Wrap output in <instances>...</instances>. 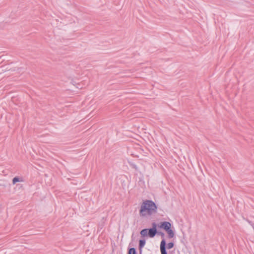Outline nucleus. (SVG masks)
Here are the masks:
<instances>
[{
	"label": "nucleus",
	"instance_id": "9b49d317",
	"mask_svg": "<svg viewBox=\"0 0 254 254\" xmlns=\"http://www.w3.org/2000/svg\"><path fill=\"white\" fill-rule=\"evenodd\" d=\"M76 87H77V88H79V89H81V88H82V86H80V84H79V83L77 84V86H76Z\"/></svg>",
	"mask_w": 254,
	"mask_h": 254
},
{
	"label": "nucleus",
	"instance_id": "7ed1b4c3",
	"mask_svg": "<svg viewBox=\"0 0 254 254\" xmlns=\"http://www.w3.org/2000/svg\"><path fill=\"white\" fill-rule=\"evenodd\" d=\"M153 213H155V212H153L150 208H148L146 207L145 205L142 204L139 210V214L140 216H145L147 215H151Z\"/></svg>",
	"mask_w": 254,
	"mask_h": 254
},
{
	"label": "nucleus",
	"instance_id": "9d476101",
	"mask_svg": "<svg viewBox=\"0 0 254 254\" xmlns=\"http://www.w3.org/2000/svg\"><path fill=\"white\" fill-rule=\"evenodd\" d=\"M159 235H161L162 238L164 237V234L162 232H159L157 233Z\"/></svg>",
	"mask_w": 254,
	"mask_h": 254
},
{
	"label": "nucleus",
	"instance_id": "1a4fd4ad",
	"mask_svg": "<svg viewBox=\"0 0 254 254\" xmlns=\"http://www.w3.org/2000/svg\"><path fill=\"white\" fill-rule=\"evenodd\" d=\"M174 246V244L172 242L169 243L167 244V248L168 249H172Z\"/></svg>",
	"mask_w": 254,
	"mask_h": 254
},
{
	"label": "nucleus",
	"instance_id": "20e7f679",
	"mask_svg": "<svg viewBox=\"0 0 254 254\" xmlns=\"http://www.w3.org/2000/svg\"><path fill=\"white\" fill-rule=\"evenodd\" d=\"M142 204L145 205L146 207L148 208H151L153 212H156L157 206L155 203L152 200H145L143 202Z\"/></svg>",
	"mask_w": 254,
	"mask_h": 254
},
{
	"label": "nucleus",
	"instance_id": "423d86ee",
	"mask_svg": "<svg viewBox=\"0 0 254 254\" xmlns=\"http://www.w3.org/2000/svg\"><path fill=\"white\" fill-rule=\"evenodd\" d=\"M145 244V240H140L139 241V248L141 249L142 248Z\"/></svg>",
	"mask_w": 254,
	"mask_h": 254
},
{
	"label": "nucleus",
	"instance_id": "39448f33",
	"mask_svg": "<svg viewBox=\"0 0 254 254\" xmlns=\"http://www.w3.org/2000/svg\"><path fill=\"white\" fill-rule=\"evenodd\" d=\"M160 248L161 254H168L166 251V243L164 238L161 242Z\"/></svg>",
	"mask_w": 254,
	"mask_h": 254
},
{
	"label": "nucleus",
	"instance_id": "f03ea898",
	"mask_svg": "<svg viewBox=\"0 0 254 254\" xmlns=\"http://www.w3.org/2000/svg\"><path fill=\"white\" fill-rule=\"evenodd\" d=\"M171 224L167 221H164L161 223L159 227L165 230L168 235V238L171 239L174 237L175 234L172 230L171 229Z\"/></svg>",
	"mask_w": 254,
	"mask_h": 254
},
{
	"label": "nucleus",
	"instance_id": "f257e3e1",
	"mask_svg": "<svg viewBox=\"0 0 254 254\" xmlns=\"http://www.w3.org/2000/svg\"><path fill=\"white\" fill-rule=\"evenodd\" d=\"M152 228L150 229H144L140 231V235L141 237H145L147 236L150 238H153L158 232L156 229V224L155 223H152Z\"/></svg>",
	"mask_w": 254,
	"mask_h": 254
},
{
	"label": "nucleus",
	"instance_id": "6e6552de",
	"mask_svg": "<svg viewBox=\"0 0 254 254\" xmlns=\"http://www.w3.org/2000/svg\"><path fill=\"white\" fill-rule=\"evenodd\" d=\"M19 178L18 177H15L12 179V183L15 184L17 182H20Z\"/></svg>",
	"mask_w": 254,
	"mask_h": 254
},
{
	"label": "nucleus",
	"instance_id": "0eeeda50",
	"mask_svg": "<svg viewBox=\"0 0 254 254\" xmlns=\"http://www.w3.org/2000/svg\"><path fill=\"white\" fill-rule=\"evenodd\" d=\"M128 254H136V250L134 248H130L128 252Z\"/></svg>",
	"mask_w": 254,
	"mask_h": 254
}]
</instances>
